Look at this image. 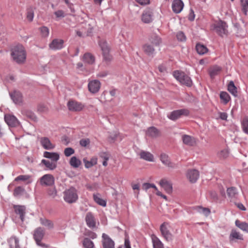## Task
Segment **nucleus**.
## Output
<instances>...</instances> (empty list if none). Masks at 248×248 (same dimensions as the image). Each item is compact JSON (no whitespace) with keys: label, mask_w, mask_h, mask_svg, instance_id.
Wrapping results in <instances>:
<instances>
[{"label":"nucleus","mask_w":248,"mask_h":248,"mask_svg":"<svg viewBox=\"0 0 248 248\" xmlns=\"http://www.w3.org/2000/svg\"><path fill=\"white\" fill-rule=\"evenodd\" d=\"M11 55L13 60L18 63L23 62L26 58L24 48L21 45L14 47L12 50Z\"/></svg>","instance_id":"1"},{"label":"nucleus","mask_w":248,"mask_h":248,"mask_svg":"<svg viewBox=\"0 0 248 248\" xmlns=\"http://www.w3.org/2000/svg\"><path fill=\"white\" fill-rule=\"evenodd\" d=\"M63 195L64 200L69 203L75 202L78 199L77 190L74 187L65 190Z\"/></svg>","instance_id":"2"},{"label":"nucleus","mask_w":248,"mask_h":248,"mask_svg":"<svg viewBox=\"0 0 248 248\" xmlns=\"http://www.w3.org/2000/svg\"><path fill=\"white\" fill-rule=\"evenodd\" d=\"M173 76L181 84L190 87L192 85V80L184 72L176 71L173 72Z\"/></svg>","instance_id":"3"},{"label":"nucleus","mask_w":248,"mask_h":248,"mask_svg":"<svg viewBox=\"0 0 248 248\" xmlns=\"http://www.w3.org/2000/svg\"><path fill=\"white\" fill-rule=\"evenodd\" d=\"M214 29L216 32L220 36L226 35L227 33V26L225 22L219 20L215 23L213 25Z\"/></svg>","instance_id":"4"},{"label":"nucleus","mask_w":248,"mask_h":248,"mask_svg":"<svg viewBox=\"0 0 248 248\" xmlns=\"http://www.w3.org/2000/svg\"><path fill=\"white\" fill-rule=\"evenodd\" d=\"M99 45L102 51L104 60L107 62L110 61L112 59V57L109 54V47L107 42L101 40L99 41Z\"/></svg>","instance_id":"5"},{"label":"nucleus","mask_w":248,"mask_h":248,"mask_svg":"<svg viewBox=\"0 0 248 248\" xmlns=\"http://www.w3.org/2000/svg\"><path fill=\"white\" fill-rule=\"evenodd\" d=\"M170 225L166 222L163 223L160 228L162 235L167 241H170L172 239V235L170 232Z\"/></svg>","instance_id":"6"},{"label":"nucleus","mask_w":248,"mask_h":248,"mask_svg":"<svg viewBox=\"0 0 248 248\" xmlns=\"http://www.w3.org/2000/svg\"><path fill=\"white\" fill-rule=\"evenodd\" d=\"M188 110L186 109H181L172 111L168 116V118L171 120L175 121L179 118L181 116H187L189 114Z\"/></svg>","instance_id":"7"},{"label":"nucleus","mask_w":248,"mask_h":248,"mask_svg":"<svg viewBox=\"0 0 248 248\" xmlns=\"http://www.w3.org/2000/svg\"><path fill=\"white\" fill-rule=\"evenodd\" d=\"M67 107L70 111H80L84 108V105L81 103L71 100L68 102Z\"/></svg>","instance_id":"8"},{"label":"nucleus","mask_w":248,"mask_h":248,"mask_svg":"<svg viewBox=\"0 0 248 248\" xmlns=\"http://www.w3.org/2000/svg\"><path fill=\"white\" fill-rule=\"evenodd\" d=\"M85 221L87 225L90 228L94 229L96 228L97 222L96 219L91 212L87 213L85 217Z\"/></svg>","instance_id":"9"},{"label":"nucleus","mask_w":248,"mask_h":248,"mask_svg":"<svg viewBox=\"0 0 248 248\" xmlns=\"http://www.w3.org/2000/svg\"><path fill=\"white\" fill-rule=\"evenodd\" d=\"M102 246L103 248H114V242L106 233L102 234Z\"/></svg>","instance_id":"10"},{"label":"nucleus","mask_w":248,"mask_h":248,"mask_svg":"<svg viewBox=\"0 0 248 248\" xmlns=\"http://www.w3.org/2000/svg\"><path fill=\"white\" fill-rule=\"evenodd\" d=\"M54 183V178L51 174H45L40 179V183L42 186H50Z\"/></svg>","instance_id":"11"},{"label":"nucleus","mask_w":248,"mask_h":248,"mask_svg":"<svg viewBox=\"0 0 248 248\" xmlns=\"http://www.w3.org/2000/svg\"><path fill=\"white\" fill-rule=\"evenodd\" d=\"M186 175L190 182L194 183L199 177V172L195 169L189 170H187Z\"/></svg>","instance_id":"12"},{"label":"nucleus","mask_w":248,"mask_h":248,"mask_svg":"<svg viewBox=\"0 0 248 248\" xmlns=\"http://www.w3.org/2000/svg\"><path fill=\"white\" fill-rule=\"evenodd\" d=\"M88 86L89 91L94 93L99 91L101 87V83L98 80H93L89 82Z\"/></svg>","instance_id":"13"},{"label":"nucleus","mask_w":248,"mask_h":248,"mask_svg":"<svg viewBox=\"0 0 248 248\" xmlns=\"http://www.w3.org/2000/svg\"><path fill=\"white\" fill-rule=\"evenodd\" d=\"M153 13L150 9L145 10L141 15V20L145 23H149L153 20Z\"/></svg>","instance_id":"14"},{"label":"nucleus","mask_w":248,"mask_h":248,"mask_svg":"<svg viewBox=\"0 0 248 248\" xmlns=\"http://www.w3.org/2000/svg\"><path fill=\"white\" fill-rule=\"evenodd\" d=\"M40 142L42 146L46 150H52L55 147V144L52 143L47 137H41L40 139Z\"/></svg>","instance_id":"15"},{"label":"nucleus","mask_w":248,"mask_h":248,"mask_svg":"<svg viewBox=\"0 0 248 248\" xmlns=\"http://www.w3.org/2000/svg\"><path fill=\"white\" fill-rule=\"evenodd\" d=\"M183 142L188 146H193L196 144V140L193 137L187 135H184L182 137Z\"/></svg>","instance_id":"16"},{"label":"nucleus","mask_w":248,"mask_h":248,"mask_svg":"<svg viewBox=\"0 0 248 248\" xmlns=\"http://www.w3.org/2000/svg\"><path fill=\"white\" fill-rule=\"evenodd\" d=\"M63 40L55 39L50 43L49 46L50 49L53 50L61 49L63 47Z\"/></svg>","instance_id":"17"},{"label":"nucleus","mask_w":248,"mask_h":248,"mask_svg":"<svg viewBox=\"0 0 248 248\" xmlns=\"http://www.w3.org/2000/svg\"><path fill=\"white\" fill-rule=\"evenodd\" d=\"M184 6V3L181 0H174L172 3V9L175 13L178 14L182 11Z\"/></svg>","instance_id":"18"},{"label":"nucleus","mask_w":248,"mask_h":248,"mask_svg":"<svg viewBox=\"0 0 248 248\" xmlns=\"http://www.w3.org/2000/svg\"><path fill=\"white\" fill-rule=\"evenodd\" d=\"M4 119L7 124L11 127L16 126L19 124L17 119L13 115H5Z\"/></svg>","instance_id":"19"},{"label":"nucleus","mask_w":248,"mask_h":248,"mask_svg":"<svg viewBox=\"0 0 248 248\" xmlns=\"http://www.w3.org/2000/svg\"><path fill=\"white\" fill-rule=\"evenodd\" d=\"M45 235V230L41 228L38 227L34 231L33 238L36 242H39L43 238Z\"/></svg>","instance_id":"20"},{"label":"nucleus","mask_w":248,"mask_h":248,"mask_svg":"<svg viewBox=\"0 0 248 248\" xmlns=\"http://www.w3.org/2000/svg\"><path fill=\"white\" fill-rule=\"evenodd\" d=\"M160 186L164 188L165 191L168 193H170L172 190L171 183L167 179H161L159 182Z\"/></svg>","instance_id":"21"},{"label":"nucleus","mask_w":248,"mask_h":248,"mask_svg":"<svg viewBox=\"0 0 248 248\" xmlns=\"http://www.w3.org/2000/svg\"><path fill=\"white\" fill-rule=\"evenodd\" d=\"M10 95L12 100L16 104H19L22 102V95L19 91H15L13 93H10Z\"/></svg>","instance_id":"22"},{"label":"nucleus","mask_w":248,"mask_h":248,"mask_svg":"<svg viewBox=\"0 0 248 248\" xmlns=\"http://www.w3.org/2000/svg\"><path fill=\"white\" fill-rule=\"evenodd\" d=\"M14 208L16 213L20 216L21 220L23 221L26 210L25 207L22 205H14Z\"/></svg>","instance_id":"23"},{"label":"nucleus","mask_w":248,"mask_h":248,"mask_svg":"<svg viewBox=\"0 0 248 248\" xmlns=\"http://www.w3.org/2000/svg\"><path fill=\"white\" fill-rule=\"evenodd\" d=\"M8 243L10 248H21L19 239L16 236L11 237L9 239Z\"/></svg>","instance_id":"24"},{"label":"nucleus","mask_w":248,"mask_h":248,"mask_svg":"<svg viewBox=\"0 0 248 248\" xmlns=\"http://www.w3.org/2000/svg\"><path fill=\"white\" fill-rule=\"evenodd\" d=\"M231 243L236 242V240H243V235L236 231L232 230L229 236Z\"/></svg>","instance_id":"25"},{"label":"nucleus","mask_w":248,"mask_h":248,"mask_svg":"<svg viewBox=\"0 0 248 248\" xmlns=\"http://www.w3.org/2000/svg\"><path fill=\"white\" fill-rule=\"evenodd\" d=\"M44 156L46 158H49L52 161L56 162L60 158L59 154L54 152H49L46 151L44 153Z\"/></svg>","instance_id":"26"},{"label":"nucleus","mask_w":248,"mask_h":248,"mask_svg":"<svg viewBox=\"0 0 248 248\" xmlns=\"http://www.w3.org/2000/svg\"><path fill=\"white\" fill-rule=\"evenodd\" d=\"M83 161L85 164V167L89 169L97 164V158L96 157H93L90 161L88 160L86 158H84Z\"/></svg>","instance_id":"27"},{"label":"nucleus","mask_w":248,"mask_h":248,"mask_svg":"<svg viewBox=\"0 0 248 248\" xmlns=\"http://www.w3.org/2000/svg\"><path fill=\"white\" fill-rule=\"evenodd\" d=\"M40 222L41 225L46 227L47 229L50 230L54 228L53 221L46 218H40Z\"/></svg>","instance_id":"28"},{"label":"nucleus","mask_w":248,"mask_h":248,"mask_svg":"<svg viewBox=\"0 0 248 248\" xmlns=\"http://www.w3.org/2000/svg\"><path fill=\"white\" fill-rule=\"evenodd\" d=\"M83 61L89 64H93L95 62V58L90 53H86L83 56Z\"/></svg>","instance_id":"29"},{"label":"nucleus","mask_w":248,"mask_h":248,"mask_svg":"<svg viewBox=\"0 0 248 248\" xmlns=\"http://www.w3.org/2000/svg\"><path fill=\"white\" fill-rule=\"evenodd\" d=\"M93 199L94 201L97 203L98 204L103 206L105 207L107 205L106 201L103 199H102L100 197V194L99 193L93 194Z\"/></svg>","instance_id":"30"},{"label":"nucleus","mask_w":248,"mask_h":248,"mask_svg":"<svg viewBox=\"0 0 248 248\" xmlns=\"http://www.w3.org/2000/svg\"><path fill=\"white\" fill-rule=\"evenodd\" d=\"M146 135L152 138H156L159 135V132L155 127H151L148 129Z\"/></svg>","instance_id":"31"},{"label":"nucleus","mask_w":248,"mask_h":248,"mask_svg":"<svg viewBox=\"0 0 248 248\" xmlns=\"http://www.w3.org/2000/svg\"><path fill=\"white\" fill-rule=\"evenodd\" d=\"M149 41L151 44L155 46L159 45L162 42L161 38L155 34L151 35Z\"/></svg>","instance_id":"32"},{"label":"nucleus","mask_w":248,"mask_h":248,"mask_svg":"<svg viewBox=\"0 0 248 248\" xmlns=\"http://www.w3.org/2000/svg\"><path fill=\"white\" fill-rule=\"evenodd\" d=\"M154 248H164L163 244L155 235L151 236Z\"/></svg>","instance_id":"33"},{"label":"nucleus","mask_w":248,"mask_h":248,"mask_svg":"<svg viewBox=\"0 0 248 248\" xmlns=\"http://www.w3.org/2000/svg\"><path fill=\"white\" fill-rule=\"evenodd\" d=\"M221 70V67L217 65H214L211 67L209 70V73L210 77L212 78H214L215 76L218 75L220 73Z\"/></svg>","instance_id":"34"},{"label":"nucleus","mask_w":248,"mask_h":248,"mask_svg":"<svg viewBox=\"0 0 248 248\" xmlns=\"http://www.w3.org/2000/svg\"><path fill=\"white\" fill-rule=\"evenodd\" d=\"M34 9L35 8L31 6L27 9L26 18L29 22H31L33 19Z\"/></svg>","instance_id":"35"},{"label":"nucleus","mask_w":248,"mask_h":248,"mask_svg":"<svg viewBox=\"0 0 248 248\" xmlns=\"http://www.w3.org/2000/svg\"><path fill=\"white\" fill-rule=\"evenodd\" d=\"M140 157L148 161H154V156L150 153L145 151H142L140 153Z\"/></svg>","instance_id":"36"},{"label":"nucleus","mask_w":248,"mask_h":248,"mask_svg":"<svg viewBox=\"0 0 248 248\" xmlns=\"http://www.w3.org/2000/svg\"><path fill=\"white\" fill-rule=\"evenodd\" d=\"M69 164L73 168H78L81 165V162L76 156H72L69 160Z\"/></svg>","instance_id":"37"},{"label":"nucleus","mask_w":248,"mask_h":248,"mask_svg":"<svg viewBox=\"0 0 248 248\" xmlns=\"http://www.w3.org/2000/svg\"><path fill=\"white\" fill-rule=\"evenodd\" d=\"M195 209L200 214H203L206 217L208 216L211 213V211L209 208L203 207L202 206H198L195 207Z\"/></svg>","instance_id":"38"},{"label":"nucleus","mask_w":248,"mask_h":248,"mask_svg":"<svg viewBox=\"0 0 248 248\" xmlns=\"http://www.w3.org/2000/svg\"><path fill=\"white\" fill-rule=\"evenodd\" d=\"M160 160L161 162L166 166L170 167H172V164L170 162V160L168 155L165 154H161L160 155Z\"/></svg>","instance_id":"39"},{"label":"nucleus","mask_w":248,"mask_h":248,"mask_svg":"<svg viewBox=\"0 0 248 248\" xmlns=\"http://www.w3.org/2000/svg\"><path fill=\"white\" fill-rule=\"evenodd\" d=\"M42 163L44 164L46 168L50 170H54L57 167L56 162H53L45 159H43L42 160Z\"/></svg>","instance_id":"40"},{"label":"nucleus","mask_w":248,"mask_h":248,"mask_svg":"<svg viewBox=\"0 0 248 248\" xmlns=\"http://www.w3.org/2000/svg\"><path fill=\"white\" fill-rule=\"evenodd\" d=\"M228 90L234 96L237 95V88L235 86L233 81H230L228 86Z\"/></svg>","instance_id":"41"},{"label":"nucleus","mask_w":248,"mask_h":248,"mask_svg":"<svg viewBox=\"0 0 248 248\" xmlns=\"http://www.w3.org/2000/svg\"><path fill=\"white\" fill-rule=\"evenodd\" d=\"M235 225L237 227L239 228L241 230L245 231L247 232H248V224L244 222H241L240 221L238 220H236L235 221Z\"/></svg>","instance_id":"42"},{"label":"nucleus","mask_w":248,"mask_h":248,"mask_svg":"<svg viewBox=\"0 0 248 248\" xmlns=\"http://www.w3.org/2000/svg\"><path fill=\"white\" fill-rule=\"evenodd\" d=\"M196 49L197 52L200 55H203L208 51L207 48L204 45L200 44H197Z\"/></svg>","instance_id":"43"},{"label":"nucleus","mask_w":248,"mask_h":248,"mask_svg":"<svg viewBox=\"0 0 248 248\" xmlns=\"http://www.w3.org/2000/svg\"><path fill=\"white\" fill-rule=\"evenodd\" d=\"M229 152L228 149H224L218 152L217 156L221 159H224L228 157Z\"/></svg>","instance_id":"44"},{"label":"nucleus","mask_w":248,"mask_h":248,"mask_svg":"<svg viewBox=\"0 0 248 248\" xmlns=\"http://www.w3.org/2000/svg\"><path fill=\"white\" fill-rule=\"evenodd\" d=\"M83 246L86 248H93L94 247L93 242L88 238L84 239Z\"/></svg>","instance_id":"45"},{"label":"nucleus","mask_w":248,"mask_h":248,"mask_svg":"<svg viewBox=\"0 0 248 248\" xmlns=\"http://www.w3.org/2000/svg\"><path fill=\"white\" fill-rule=\"evenodd\" d=\"M242 11L245 15H247L248 11V0H240Z\"/></svg>","instance_id":"46"},{"label":"nucleus","mask_w":248,"mask_h":248,"mask_svg":"<svg viewBox=\"0 0 248 248\" xmlns=\"http://www.w3.org/2000/svg\"><path fill=\"white\" fill-rule=\"evenodd\" d=\"M143 50L144 52L148 55L152 54L155 51L154 48L148 44H146L143 46Z\"/></svg>","instance_id":"47"},{"label":"nucleus","mask_w":248,"mask_h":248,"mask_svg":"<svg viewBox=\"0 0 248 248\" xmlns=\"http://www.w3.org/2000/svg\"><path fill=\"white\" fill-rule=\"evenodd\" d=\"M220 98L225 104H226L230 100V97L229 94L224 92L220 93Z\"/></svg>","instance_id":"48"},{"label":"nucleus","mask_w":248,"mask_h":248,"mask_svg":"<svg viewBox=\"0 0 248 248\" xmlns=\"http://www.w3.org/2000/svg\"><path fill=\"white\" fill-rule=\"evenodd\" d=\"M25 189L23 187L20 186H17L14 190L13 195L15 197L21 195L23 193Z\"/></svg>","instance_id":"49"},{"label":"nucleus","mask_w":248,"mask_h":248,"mask_svg":"<svg viewBox=\"0 0 248 248\" xmlns=\"http://www.w3.org/2000/svg\"><path fill=\"white\" fill-rule=\"evenodd\" d=\"M227 194L230 197H234L237 194L236 188L234 187L228 188L227 190Z\"/></svg>","instance_id":"50"},{"label":"nucleus","mask_w":248,"mask_h":248,"mask_svg":"<svg viewBox=\"0 0 248 248\" xmlns=\"http://www.w3.org/2000/svg\"><path fill=\"white\" fill-rule=\"evenodd\" d=\"M39 30L42 37H46L48 36L49 30L47 27L43 26L40 28Z\"/></svg>","instance_id":"51"},{"label":"nucleus","mask_w":248,"mask_h":248,"mask_svg":"<svg viewBox=\"0 0 248 248\" xmlns=\"http://www.w3.org/2000/svg\"><path fill=\"white\" fill-rule=\"evenodd\" d=\"M31 178V176L28 175H20L16 177L14 181H26L29 180Z\"/></svg>","instance_id":"52"},{"label":"nucleus","mask_w":248,"mask_h":248,"mask_svg":"<svg viewBox=\"0 0 248 248\" xmlns=\"http://www.w3.org/2000/svg\"><path fill=\"white\" fill-rule=\"evenodd\" d=\"M242 127L243 131L248 134V118H245L242 122Z\"/></svg>","instance_id":"53"},{"label":"nucleus","mask_w":248,"mask_h":248,"mask_svg":"<svg viewBox=\"0 0 248 248\" xmlns=\"http://www.w3.org/2000/svg\"><path fill=\"white\" fill-rule=\"evenodd\" d=\"M75 153V150L71 147L66 148L64 150L65 156L68 157Z\"/></svg>","instance_id":"54"},{"label":"nucleus","mask_w":248,"mask_h":248,"mask_svg":"<svg viewBox=\"0 0 248 248\" xmlns=\"http://www.w3.org/2000/svg\"><path fill=\"white\" fill-rule=\"evenodd\" d=\"M90 143V140L89 139H82L79 141V144L82 147H86Z\"/></svg>","instance_id":"55"},{"label":"nucleus","mask_w":248,"mask_h":248,"mask_svg":"<svg viewBox=\"0 0 248 248\" xmlns=\"http://www.w3.org/2000/svg\"><path fill=\"white\" fill-rule=\"evenodd\" d=\"M177 38L180 41H184L186 40V37L184 33L182 31H179L177 33Z\"/></svg>","instance_id":"56"},{"label":"nucleus","mask_w":248,"mask_h":248,"mask_svg":"<svg viewBox=\"0 0 248 248\" xmlns=\"http://www.w3.org/2000/svg\"><path fill=\"white\" fill-rule=\"evenodd\" d=\"M57 18L63 17L65 16L64 13L62 10H58L54 13Z\"/></svg>","instance_id":"57"},{"label":"nucleus","mask_w":248,"mask_h":248,"mask_svg":"<svg viewBox=\"0 0 248 248\" xmlns=\"http://www.w3.org/2000/svg\"><path fill=\"white\" fill-rule=\"evenodd\" d=\"M86 235H87L88 236L90 237L91 238H92L93 239H94L97 237L96 234L95 232H92V231L87 232H86Z\"/></svg>","instance_id":"58"},{"label":"nucleus","mask_w":248,"mask_h":248,"mask_svg":"<svg viewBox=\"0 0 248 248\" xmlns=\"http://www.w3.org/2000/svg\"><path fill=\"white\" fill-rule=\"evenodd\" d=\"M135 1L141 5H145L150 3V0H135Z\"/></svg>","instance_id":"59"},{"label":"nucleus","mask_w":248,"mask_h":248,"mask_svg":"<svg viewBox=\"0 0 248 248\" xmlns=\"http://www.w3.org/2000/svg\"><path fill=\"white\" fill-rule=\"evenodd\" d=\"M62 141L65 145H67L70 142L69 139L66 136H63L62 138Z\"/></svg>","instance_id":"60"},{"label":"nucleus","mask_w":248,"mask_h":248,"mask_svg":"<svg viewBox=\"0 0 248 248\" xmlns=\"http://www.w3.org/2000/svg\"><path fill=\"white\" fill-rule=\"evenodd\" d=\"M210 196L214 201L217 200V195L216 192L211 191L210 192Z\"/></svg>","instance_id":"61"},{"label":"nucleus","mask_w":248,"mask_h":248,"mask_svg":"<svg viewBox=\"0 0 248 248\" xmlns=\"http://www.w3.org/2000/svg\"><path fill=\"white\" fill-rule=\"evenodd\" d=\"M219 117L223 120H226L228 117L227 114L225 112H219Z\"/></svg>","instance_id":"62"},{"label":"nucleus","mask_w":248,"mask_h":248,"mask_svg":"<svg viewBox=\"0 0 248 248\" xmlns=\"http://www.w3.org/2000/svg\"><path fill=\"white\" fill-rule=\"evenodd\" d=\"M107 75H108V72L106 71H103V72L99 73L97 75V78H104V77H106Z\"/></svg>","instance_id":"63"},{"label":"nucleus","mask_w":248,"mask_h":248,"mask_svg":"<svg viewBox=\"0 0 248 248\" xmlns=\"http://www.w3.org/2000/svg\"><path fill=\"white\" fill-rule=\"evenodd\" d=\"M151 188V184L148 183H145L142 185V189L145 190H148Z\"/></svg>","instance_id":"64"}]
</instances>
